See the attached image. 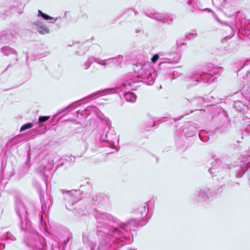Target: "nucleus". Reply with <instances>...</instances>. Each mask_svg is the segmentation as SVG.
<instances>
[{
	"mask_svg": "<svg viewBox=\"0 0 250 250\" xmlns=\"http://www.w3.org/2000/svg\"><path fill=\"white\" fill-rule=\"evenodd\" d=\"M34 25L36 26V29L41 34H45L49 32L47 27L43 24L42 22L37 21L34 22Z\"/></svg>",
	"mask_w": 250,
	"mask_h": 250,
	"instance_id": "f257e3e1",
	"label": "nucleus"
},
{
	"mask_svg": "<svg viewBox=\"0 0 250 250\" xmlns=\"http://www.w3.org/2000/svg\"><path fill=\"white\" fill-rule=\"evenodd\" d=\"M33 126V124L31 123H26L23 125L20 129L21 131H23L27 129L31 128Z\"/></svg>",
	"mask_w": 250,
	"mask_h": 250,
	"instance_id": "f03ea898",
	"label": "nucleus"
},
{
	"mask_svg": "<svg viewBox=\"0 0 250 250\" xmlns=\"http://www.w3.org/2000/svg\"><path fill=\"white\" fill-rule=\"evenodd\" d=\"M49 117L47 116H41L39 117V123H43L45 121H46L48 119Z\"/></svg>",
	"mask_w": 250,
	"mask_h": 250,
	"instance_id": "7ed1b4c3",
	"label": "nucleus"
},
{
	"mask_svg": "<svg viewBox=\"0 0 250 250\" xmlns=\"http://www.w3.org/2000/svg\"><path fill=\"white\" fill-rule=\"evenodd\" d=\"M159 55L157 54L153 55V57L151 59V61L153 63H155L159 59Z\"/></svg>",
	"mask_w": 250,
	"mask_h": 250,
	"instance_id": "20e7f679",
	"label": "nucleus"
},
{
	"mask_svg": "<svg viewBox=\"0 0 250 250\" xmlns=\"http://www.w3.org/2000/svg\"><path fill=\"white\" fill-rule=\"evenodd\" d=\"M43 18L46 20H52V18L50 17L48 15H47L46 14H45L44 16H43Z\"/></svg>",
	"mask_w": 250,
	"mask_h": 250,
	"instance_id": "39448f33",
	"label": "nucleus"
},
{
	"mask_svg": "<svg viewBox=\"0 0 250 250\" xmlns=\"http://www.w3.org/2000/svg\"><path fill=\"white\" fill-rule=\"evenodd\" d=\"M39 15L40 16H42V18L43 17V16L45 15L43 13H42L41 11L39 10L38 11Z\"/></svg>",
	"mask_w": 250,
	"mask_h": 250,
	"instance_id": "423d86ee",
	"label": "nucleus"
},
{
	"mask_svg": "<svg viewBox=\"0 0 250 250\" xmlns=\"http://www.w3.org/2000/svg\"><path fill=\"white\" fill-rule=\"evenodd\" d=\"M39 15L40 16H42V18L43 17V16L45 15L43 13H42L41 11L39 10L38 11Z\"/></svg>",
	"mask_w": 250,
	"mask_h": 250,
	"instance_id": "0eeeda50",
	"label": "nucleus"
},
{
	"mask_svg": "<svg viewBox=\"0 0 250 250\" xmlns=\"http://www.w3.org/2000/svg\"><path fill=\"white\" fill-rule=\"evenodd\" d=\"M39 15L40 16H42V18L43 17V16L45 15L43 13H42L41 11L39 10L38 11Z\"/></svg>",
	"mask_w": 250,
	"mask_h": 250,
	"instance_id": "6e6552de",
	"label": "nucleus"
}]
</instances>
